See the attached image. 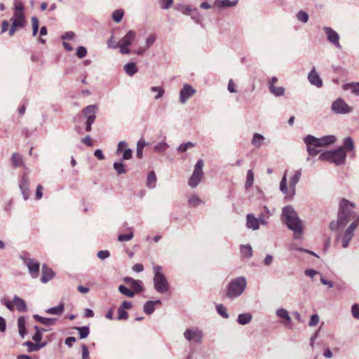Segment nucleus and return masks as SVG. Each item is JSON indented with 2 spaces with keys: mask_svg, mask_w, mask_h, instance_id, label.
I'll use <instances>...</instances> for the list:
<instances>
[{
  "mask_svg": "<svg viewBox=\"0 0 359 359\" xmlns=\"http://www.w3.org/2000/svg\"><path fill=\"white\" fill-rule=\"evenodd\" d=\"M355 204L343 198L339 202L337 218L329 224L331 231L336 232L335 242L347 248L359 225V214L354 211Z\"/></svg>",
  "mask_w": 359,
  "mask_h": 359,
  "instance_id": "obj_1",
  "label": "nucleus"
},
{
  "mask_svg": "<svg viewBox=\"0 0 359 359\" xmlns=\"http://www.w3.org/2000/svg\"><path fill=\"white\" fill-rule=\"evenodd\" d=\"M337 137L333 135H325L321 137H316L313 135H308L304 138L306 145L307 151L310 156H317L320 150L317 147H328L337 142Z\"/></svg>",
  "mask_w": 359,
  "mask_h": 359,
  "instance_id": "obj_2",
  "label": "nucleus"
},
{
  "mask_svg": "<svg viewBox=\"0 0 359 359\" xmlns=\"http://www.w3.org/2000/svg\"><path fill=\"white\" fill-rule=\"evenodd\" d=\"M247 286L246 278L239 276L232 279L228 284L226 289V297L233 299L240 297L245 291Z\"/></svg>",
  "mask_w": 359,
  "mask_h": 359,
  "instance_id": "obj_3",
  "label": "nucleus"
},
{
  "mask_svg": "<svg viewBox=\"0 0 359 359\" xmlns=\"http://www.w3.org/2000/svg\"><path fill=\"white\" fill-rule=\"evenodd\" d=\"M153 270L154 286L155 290L159 293H165L169 290V283L165 276L162 272L163 268L158 265H154Z\"/></svg>",
  "mask_w": 359,
  "mask_h": 359,
  "instance_id": "obj_4",
  "label": "nucleus"
},
{
  "mask_svg": "<svg viewBox=\"0 0 359 359\" xmlns=\"http://www.w3.org/2000/svg\"><path fill=\"white\" fill-rule=\"evenodd\" d=\"M353 141L348 137L344 140L343 145L339 147L337 149L324 152L320 154L319 157H346L348 152L353 151Z\"/></svg>",
  "mask_w": 359,
  "mask_h": 359,
  "instance_id": "obj_5",
  "label": "nucleus"
},
{
  "mask_svg": "<svg viewBox=\"0 0 359 359\" xmlns=\"http://www.w3.org/2000/svg\"><path fill=\"white\" fill-rule=\"evenodd\" d=\"M204 162L202 159H199L194 166V170L191 175L188 184L191 188H196L201 182L203 177V168Z\"/></svg>",
  "mask_w": 359,
  "mask_h": 359,
  "instance_id": "obj_6",
  "label": "nucleus"
},
{
  "mask_svg": "<svg viewBox=\"0 0 359 359\" xmlns=\"http://www.w3.org/2000/svg\"><path fill=\"white\" fill-rule=\"evenodd\" d=\"M97 110V106L95 104L88 105L82 110L83 114L86 118V130L88 132L91 130V126L95 120Z\"/></svg>",
  "mask_w": 359,
  "mask_h": 359,
  "instance_id": "obj_7",
  "label": "nucleus"
},
{
  "mask_svg": "<svg viewBox=\"0 0 359 359\" xmlns=\"http://www.w3.org/2000/svg\"><path fill=\"white\" fill-rule=\"evenodd\" d=\"M20 258L28 268L29 273L31 276L34 278H37L39 274V262L33 258L26 257L24 255H20Z\"/></svg>",
  "mask_w": 359,
  "mask_h": 359,
  "instance_id": "obj_8",
  "label": "nucleus"
},
{
  "mask_svg": "<svg viewBox=\"0 0 359 359\" xmlns=\"http://www.w3.org/2000/svg\"><path fill=\"white\" fill-rule=\"evenodd\" d=\"M353 108L341 98L334 100L332 104V111L337 114H346L351 112Z\"/></svg>",
  "mask_w": 359,
  "mask_h": 359,
  "instance_id": "obj_9",
  "label": "nucleus"
},
{
  "mask_svg": "<svg viewBox=\"0 0 359 359\" xmlns=\"http://www.w3.org/2000/svg\"><path fill=\"white\" fill-rule=\"evenodd\" d=\"M304 228V222L300 219L297 214L293 210V239L302 238Z\"/></svg>",
  "mask_w": 359,
  "mask_h": 359,
  "instance_id": "obj_10",
  "label": "nucleus"
},
{
  "mask_svg": "<svg viewBox=\"0 0 359 359\" xmlns=\"http://www.w3.org/2000/svg\"><path fill=\"white\" fill-rule=\"evenodd\" d=\"M184 337L189 341L201 343L203 339V333L198 328H191L185 330Z\"/></svg>",
  "mask_w": 359,
  "mask_h": 359,
  "instance_id": "obj_11",
  "label": "nucleus"
},
{
  "mask_svg": "<svg viewBox=\"0 0 359 359\" xmlns=\"http://www.w3.org/2000/svg\"><path fill=\"white\" fill-rule=\"evenodd\" d=\"M323 30L327 36V39L332 43L337 49H341V46L339 43V35L330 27L325 26L323 27Z\"/></svg>",
  "mask_w": 359,
  "mask_h": 359,
  "instance_id": "obj_12",
  "label": "nucleus"
},
{
  "mask_svg": "<svg viewBox=\"0 0 359 359\" xmlns=\"http://www.w3.org/2000/svg\"><path fill=\"white\" fill-rule=\"evenodd\" d=\"M196 93V90L189 84L185 83L180 91V102L185 104Z\"/></svg>",
  "mask_w": 359,
  "mask_h": 359,
  "instance_id": "obj_13",
  "label": "nucleus"
},
{
  "mask_svg": "<svg viewBox=\"0 0 359 359\" xmlns=\"http://www.w3.org/2000/svg\"><path fill=\"white\" fill-rule=\"evenodd\" d=\"M281 221L286 224L287 228L292 230V206L286 205L282 210L280 215Z\"/></svg>",
  "mask_w": 359,
  "mask_h": 359,
  "instance_id": "obj_14",
  "label": "nucleus"
},
{
  "mask_svg": "<svg viewBox=\"0 0 359 359\" xmlns=\"http://www.w3.org/2000/svg\"><path fill=\"white\" fill-rule=\"evenodd\" d=\"M29 181L26 173H24L19 183V188L25 200H27L30 196L29 189Z\"/></svg>",
  "mask_w": 359,
  "mask_h": 359,
  "instance_id": "obj_15",
  "label": "nucleus"
},
{
  "mask_svg": "<svg viewBox=\"0 0 359 359\" xmlns=\"http://www.w3.org/2000/svg\"><path fill=\"white\" fill-rule=\"evenodd\" d=\"M308 80L312 86H314L318 88L323 86V81L320 79L318 72H316L315 67H313V68L309 73Z\"/></svg>",
  "mask_w": 359,
  "mask_h": 359,
  "instance_id": "obj_16",
  "label": "nucleus"
},
{
  "mask_svg": "<svg viewBox=\"0 0 359 359\" xmlns=\"http://www.w3.org/2000/svg\"><path fill=\"white\" fill-rule=\"evenodd\" d=\"M123 281L128 284L135 293H139L143 291L142 282L140 280H135L130 277L123 278Z\"/></svg>",
  "mask_w": 359,
  "mask_h": 359,
  "instance_id": "obj_17",
  "label": "nucleus"
},
{
  "mask_svg": "<svg viewBox=\"0 0 359 359\" xmlns=\"http://www.w3.org/2000/svg\"><path fill=\"white\" fill-rule=\"evenodd\" d=\"M133 151L128 148V143L125 141L118 142L116 149V154L118 156L122 155V157H132Z\"/></svg>",
  "mask_w": 359,
  "mask_h": 359,
  "instance_id": "obj_18",
  "label": "nucleus"
},
{
  "mask_svg": "<svg viewBox=\"0 0 359 359\" xmlns=\"http://www.w3.org/2000/svg\"><path fill=\"white\" fill-rule=\"evenodd\" d=\"M246 227L252 230H257L259 228V219L252 213L246 215Z\"/></svg>",
  "mask_w": 359,
  "mask_h": 359,
  "instance_id": "obj_19",
  "label": "nucleus"
},
{
  "mask_svg": "<svg viewBox=\"0 0 359 359\" xmlns=\"http://www.w3.org/2000/svg\"><path fill=\"white\" fill-rule=\"evenodd\" d=\"M54 277V273L50 268H48L46 264L42 266V276L41 281L43 283L48 282Z\"/></svg>",
  "mask_w": 359,
  "mask_h": 359,
  "instance_id": "obj_20",
  "label": "nucleus"
},
{
  "mask_svg": "<svg viewBox=\"0 0 359 359\" xmlns=\"http://www.w3.org/2000/svg\"><path fill=\"white\" fill-rule=\"evenodd\" d=\"M136 37V34L134 31L130 30L128 33L121 39L118 44L123 46H130Z\"/></svg>",
  "mask_w": 359,
  "mask_h": 359,
  "instance_id": "obj_21",
  "label": "nucleus"
},
{
  "mask_svg": "<svg viewBox=\"0 0 359 359\" xmlns=\"http://www.w3.org/2000/svg\"><path fill=\"white\" fill-rule=\"evenodd\" d=\"M161 301L160 299H157L155 301H147L144 304V312L147 315H151L155 310L156 305H161Z\"/></svg>",
  "mask_w": 359,
  "mask_h": 359,
  "instance_id": "obj_22",
  "label": "nucleus"
},
{
  "mask_svg": "<svg viewBox=\"0 0 359 359\" xmlns=\"http://www.w3.org/2000/svg\"><path fill=\"white\" fill-rule=\"evenodd\" d=\"M238 4V0H215L214 6L218 8H231L235 6Z\"/></svg>",
  "mask_w": 359,
  "mask_h": 359,
  "instance_id": "obj_23",
  "label": "nucleus"
},
{
  "mask_svg": "<svg viewBox=\"0 0 359 359\" xmlns=\"http://www.w3.org/2000/svg\"><path fill=\"white\" fill-rule=\"evenodd\" d=\"M13 304L16 306V309L20 312H25L27 310L26 302L24 299L15 295L13 299Z\"/></svg>",
  "mask_w": 359,
  "mask_h": 359,
  "instance_id": "obj_24",
  "label": "nucleus"
},
{
  "mask_svg": "<svg viewBox=\"0 0 359 359\" xmlns=\"http://www.w3.org/2000/svg\"><path fill=\"white\" fill-rule=\"evenodd\" d=\"M264 140L265 137L262 135L255 133L251 140V144L255 148L259 149L264 144Z\"/></svg>",
  "mask_w": 359,
  "mask_h": 359,
  "instance_id": "obj_25",
  "label": "nucleus"
},
{
  "mask_svg": "<svg viewBox=\"0 0 359 359\" xmlns=\"http://www.w3.org/2000/svg\"><path fill=\"white\" fill-rule=\"evenodd\" d=\"M34 318L46 326H51L55 324L57 319L54 318H45L37 314L34 315Z\"/></svg>",
  "mask_w": 359,
  "mask_h": 359,
  "instance_id": "obj_26",
  "label": "nucleus"
},
{
  "mask_svg": "<svg viewBox=\"0 0 359 359\" xmlns=\"http://www.w3.org/2000/svg\"><path fill=\"white\" fill-rule=\"evenodd\" d=\"M276 315L282 319L281 323L284 325H289L290 323V317L287 311L284 309H279L276 311Z\"/></svg>",
  "mask_w": 359,
  "mask_h": 359,
  "instance_id": "obj_27",
  "label": "nucleus"
},
{
  "mask_svg": "<svg viewBox=\"0 0 359 359\" xmlns=\"http://www.w3.org/2000/svg\"><path fill=\"white\" fill-rule=\"evenodd\" d=\"M47 344L46 342L43 343H33L32 341H26L24 345L26 346L28 348L29 352L38 351L41 348L46 346Z\"/></svg>",
  "mask_w": 359,
  "mask_h": 359,
  "instance_id": "obj_28",
  "label": "nucleus"
},
{
  "mask_svg": "<svg viewBox=\"0 0 359 359\" xmlns=\"http://www.w3.org/2000/svg\"><path fill=\"white\" fill-rule=\"evenodd\" d=\"M65 311V306L63 303L60 304L57 306L49 308L45 311L48 314L61 316Z\"/></svg>",
  "mask_w": 359,
  "mask_h": 359,
  "instance_id": "obj_29",
  "label": "nucleus"
},
{
  "mask_svg": "<svg viewBox=\"0 0 359 359\" xmlns=\"http://www.w3.org/2000/svg\"><path fill=\"white\" fill-rule=\"evenodd\" d=\"M205 202L196 194L191 195L188 199V205L189 207L195 208Z\"/></svg>",
  "mask_w": 359,
  "mask_h": 359,
  "instance_id": "obj_30",
  "label": "nucleus"
},
{
  "mask_svg": "<svg viewBox=\"0 0 359 359\" xmlns=\"http://www.w3.org/2000/svg\"><path fill=\"white\" fill-rule=\"evenodd\" d=\"M270 93L276 97L283 96L285 93V88L282 86H276V85H269Z\"/></svg>",
  "mask_w": 359,
  "mask_h": 359,
  "instance_id": "obj_31",
  "label": "nucleus"
},
{
  "mask_svg": "<svg viewBox=\"0 0 359 359\" xmlns=\"http://www.w3.org/2000/svg\"><path fill=\"white\" fill-rule=\"evenodd\" d=\"M146 147V141L144 137H140L137 142L136 157H143V150Z\"/></svg>",
  "mask_w": 359,
  "mask_h": 359,
  "instance_id": "obj_32",
  "label": "nucleus"
},
{
  "mask_svg": "<svg viewBox=\"0 0 359 359\" xmlns=\"http://www.w3.org/2000/svg\"><path fill=\"white\" fill-rule=\"evenodd\" d=\"M169 146L167 142H165L164 140L159 142L156 143L153 147V151L156 153H158L159 154H163L164 151H165L168 149Z\"/></svg>",
  "mask_w": 359,
  "mask_h": 359,
  "instance_id": "obj_33",
  "label": "nucleus"
},
{
  "mask_svg": "<svg viewBox=\"0 0 359 359\" xmlns=\"http://www.w3.org/2000/svg\"><path fill=\"white\" fill-rule=\"evenodd\" d=\"M252 318V316L250 313H245L239 314L237 318V323L240 325H244L249 323Z\"/></svg>",
  "mask_w": 359,
  "mask_h": 359,
  "instance_id": "obj_34",
  "label": "nucleus"
},
{
  "mask_svg": "<svg viewBox=\"0 0 359 359\" xmlns=\"http://www.w3.org/2000/svg\"><path fill=\"white\" fill-rule=\"evenodd\" d=\"M156 177L154 171H150L147 175V187L149 189L156 187Z\"/></svg>",
  "mask_w": 359,
  "mask_h": 359,
  "instance_id": "obj_35",
  "label": "nucleus"
},
{
  "mask_svg": "<svg viewBox=\"0 0 359 359\" xmlns=\"http://www.w3.org/2000/svg\"><path fill=\"white\" fill-rule=\"evenodd\" d=\"M123 69L126 74L130 76H133L137 72L138 70L135 63L134 62H129L126 64Z\"/></svg>",
  "mask_w": 359,
  "mask_h": 359,
  "instance_id": "obj_36",
  "label": "nucleus"
},
{
  "mask_svg": "<svg viewBox=\"0 0 359 359\" xmlns=\"http://www.w3.org/2000/svg\"><path fill=\"white\" fill-rule=\"evenodd\" d=\"M26 320L24 317H20L18 320V331L19 334L22 337H24V336L26 334Z\"/></svg>",
  "mask_w": 359,
  "mask_h": 359,
  "instance_id": "obj_37",
  "label": "nucleus"
},
{
  "mask_svg": "<svg viewBox=\"0 0 359 359\" xmlns=\"http://www.w3.org/2000/svg\"><path fill=\"white\" fill-rule=\"evenodd\" d=\"M241 253L245 258H250L252 255V248L250 245L241 246Z\"/></svg>",
  "mask_w": 359,
  "mask_h": 359,
  "instance_id": "obj_38",
  "label": "nucleus"
},
{
  "mask_svg": "<svg viewBox=\"0 0 359 359\" xmlns=\"http://www.w3.org/2000/svg\"><path fill=\"white\" fill-rule=\"evenodd\" d=\"M118 291L122 294L128 297H133L135 296V292L133 290H130L127 287L123 285H120L118 287Z\"/></svg>",
  "mask_w": 359,
  "mask_h": 359,
  "instance_id": "obj_39",
  "label": "nucleus"
},
{
  "mask_svg": "<svg viewBox=\"0 0 359 359\" xmlns=\"http://www.w3.org/2000/svg\"><path fill=\"white\" fill-rule=\"evenodd\" d=\"M128 230H129V233L127 234H122V233L118 234V241H120V242L128 241H130L133 238L134 234H133V229L129 228Z\"/></svg>",
  "mask_w": 359,
  "mask_h": 359,
  "instance_id": "obj_40",
  "label": "nucleus"
},
{
  "mask_svg": "<svg viewBox=\"0 0 359 359\" xmlns=\"http://www.w3.org/2000/svg\"><path fill=\"white\" fill-rule=\"evenodd\" d=\"M123 15H124V11L123 9H117V10H115L113 13H112V19L113 20L116 22V23H118L121 21L123 17Z\"/></svg>",
  "mask_w": 359,
  "mask_h": 359,
  "instance_id": "obj_41",
  "label": "nucleus"
},
{
  "mask_svg": "<svg viewBox=\"0 0 359 359\" xmlns=\"http://www.w3.org/2000/svg\"><path fill=\"white\" fill-rule=\"evenodd\" d=\"M345 90H351L357 95H359V83H351L344 86Z\"/></svg>",
  "mask_w": 359,
  "mask_h": 359,
  "instance_id": "obj_42",
  "label": "nucleus"
},
{
  "mask_svg": "<svg viewBox=\"0 0 359 359\" xmlns=\"http://www.w3.org/2000/svg\"><path fill=\"white\" fill-rule=\"evenodd\" d=\"M254 182V174L252 170H249L247 172V178L245 182V189H249L252 187Z\"/></svg>",
  "mask_w": 359,
  "mask_h": 359,
  "instance_id": "obj_43",
  "label": "nucleus"
},
{
  "mask_svg": "<svg viewBox=\"0 0 359 359\" xmlns=\"http://www.w3.org/2000/svg\"><path fill=\"white\" fill-rule=\"evenodd\" d=\"M296 18L299 22L306 23L309 20V14L304 11H300L297 13Z\"/></svg>",
  "mask_w": 359,
  "mask_h": 359,
  "instance_id": "obj_44",
  "label": "nucleus"
},
{
  "mask_svg": "<svg viewBox=\"0 0 359 359\" xmlns=\"http://www.w3.org/2000/svg\"><path fill=\"white\" fill-rule=\"evenodd\" d=\"M192 20H194L196 23H201V16L198 13L196 8L191 9V11L189 13V15Z\"/></svg>",
  "mask_w": 359,
  "mask_h": 359,
  "instance_id": "obj_45",
  "label": "nucleus"
},
{
  "mask_svg": "<svg viewBox=\"0 0 359 359\" xmlns=\"http://www.w3.org/2000/svg\"><path fill=\"white\" fill-rule=\"evenodd\" d=\"M32 27V35L35 36L39 30V20L36 16H33L31 19Z\"/></svg>",
  "mask_w": 359,
  "mask_h": 359,
  "instance_id": "obj_46",
  "label": "nucleus"
},
{
  "mask_svg": "<svg viewBox=\"0 0 359 359\" xmlns=\"http://www.w3.org/2000/svg\"><path fill=\"white\" fill-rule=\"evenodd\" d=\"M77 330L79 333L80 339H85L86 338L89 334V328L86 326L77 327Z\"/></svg>",
  "mask_w": 359,
  "mask_h": 359,
  "instance_id": "obj_47",
  "label": "nucleus"
},
{
  "mask_svg": "<svg viewBox=\"0 0 359 359\" xmlns=\"http://www.w3.org/2000/svg\"><path fill=\"white\" fill-rule=\"evenodd\" d=\"M217 311L224 318H229V314L227 313V310H226V307L224 306H223L222 304H219L217 306Z\"/></svg>",
  "mask_w": 359,
  "mask_h": 359,
  "instance_id": "obj_48",
  "label": "nucleus"
},
{
  "mask_svg": "<svg viewBox=\"0 0 359 359\" xmlns=\"http://www.w3.org/2000/svg\"><path fill=\"white\" fill-rule=\"evenodd\" d=\"M194 147V143H192L191 142H186V143L181 144L177 147V151H180V152H184L187 149H189L190 148H192Z\"/></svg>",
  "mask_w": 359,
  "mask_h": 359,
  "instance_id": "obj_49",
  "label": "nucleus"
},
{
  "mask_svg": "<svg viewBox=\"0 0 359 359\" xmlns=\"http://www.w3.org/2000/svg\"><path fill=\"white\" fill-rule=\"evenodd\" d=\"M151 91L157 93L156 95L154 97V98L156 100H158V99L161 98L163 95V94H164L163 88H161V87H159V86L151 87Z\"/></svg>",
  "mask_w": 359,
  "mask_h": 359,
  "instance_id": "obj_50",
  "label": "nucleus"
},
{
  "mask_svg": "<svg viewBox=\"0 0 359 359\" xmlns=\"http://www.w3.org/2000/svg\"><path fill=\"white\" fill-rule=\"evenodd\" d=\"M114 168L118 174H123L126 172L125 166L121 162H115L114 163Z\"/></svg>",
  "mask_w": 359,
  "mask_h": 359,
  "instance_id": "obj_51",
  "label": "nucleus"
},
{
  "mask_svg": "<svg viewBox=\"0 0 359 359\" xmlns=\"http://www.w3.org/2000/svg\"><path fill=\"white\" fill-rule=\"evenodd\" d=\"M177 11H181L183 14L189 15L191 11V8L189 6L184 5H177L175 8Z\"/></svg>",
  "mask_w": 359,
  "mask_h": 359,
  "instance_id": "obj_52",
  "label": "nucleus"
},
{
  "mask_svg": "<svg viewBox=\"0 0 359 359\" xmlns=\"http://www.w3.org/2000/svg\"><path fill=\"white\" fill-rule=\"evenodd\" d=\"M12 22L13 27L18 28H22L25 25V20H18V19H11Z\"/></svg>",
  "mask_w": 359,
  "mask_h": 359,
  "instance_id": "obj_53",
  "label": "nucleus"
},
{
  "mask_svg": "<svg viewBox=\"0 0 359 359\" xmlns=\"http://www.w3.org/2000/svg\"><path fill=\"white\" fill-rule=\"evenodd\" d=\"M327 160L329 163H334L337 166L343 165L345 164V158H324Z\"/></svg>",
  "mask_w": 359,
  "mask_h": 359,
  "instance_id": "obj_54",
  "label": "nucleus"
},
{
  "mask_svg": "<svg viewBox=\"0 0 359 359\" xmlns=\"http://www.w3.org/2000/svg\"><path fill=\"white\" fill-rule=\"evenodd\" d=\"M87 55V49L84 46H79L76 50V56L79 59L84 58Z\"/></svg>",
  "mask_w": 359,
  "mask_h": 359,
  "instance_id": "obj_55",
  "label": "nucleus"
},
{
  "mask_svg": "<svg viewBox=\"0 0 359 359\" xmlns=\"http://www.w3.org/2000/svg\"><path fill=\"white\" fill-rule=\"evenodd\" d=\"M34 329L36 330V333L32 337V339L36 343H39L41 340V338H42V334H41V329L39 328V327H38L36 325L34 327Z\"/></svg>",
  "mask_w": 359,
  "mask_h": 359,
  "instance_id": "obj_56",
  "label": "nucleus"
},
{
  "mask_svg": "<svg viewBox=\"0 0 359 359\" xmlns=\"http://www.w3.org/2000/svg\"><path fill=\"white\" fill-rule=\"evenodd\" d=\"M161 8L163 9H168L173 4V0H159Z\"/></svg>",
  "mask_w": 359,
  "mask_h": 359,
  "instance_id": "obj_57",
  "label": "nucleus"
},
{
  "mask_svg": "<svg viewBox=\"0 0 359 359\" xmlns=\"http://www.w3.org/2000/svg\"><path fill=\"white\" fill-rule=\"evenodd\" d=\"M156 39V36L154 34H150L146 39V48H149L153 43L155 42Z\"/></svg>",
  "mask_w": 359,
  "mask_h": 359,
  "instance_id": "obj_58",
  "label": "nucleus"
},
{
  "mask_svg": "<svg viewBox=\"0 0 359 359\" xmlns=\"http://www.w3.org/2000/svg\"><path fill=\"white\" fill-rule=\"evenodd\" d=\"M128 318V314L121 308L118 309V320H127Z\"/></svg>",
  "mask_w": 359,
  "mask_h": 359,
  "instance_id": "obj_59",
  "label": "nucleus"
},
{
  "mask_svg": "<svg viewBox=\"0 0 359 359\" xmlns=\"http://www.w3.org/2000/svg\"><path fill=\"white\" fill-rule=\"evenodd\" d=\"M351 315L355 319H359V305L358 304H354L351 306Z\"/></svg>",
  "mask_w": 359,
  "mask_h": 359,
  "instance_id": "obj_60",
  "label": "nucleus"
},
{
  "mask_svg": "<svg viewBox=\"0 0 359 359\" xmlns=\"http://www.w3.org/2000/svg\"><path fill=\"white\" fill-rule=\"evenodd\" d=\"M319 316L318 314H313L311 316L309 325L310 327H313L319 323Z\"/></svg>",
  "mask_w": 359,
  "mask_h": 359,
  "instance_id": "obj_61",
  "label": "nucleus"
},
{
  "mask_svg": "<svg viewBox=\"0 0 359 359\" xmlns=\"http://www.w3.org/2000/svg\"><path fill=\"white\" fill-rule=\"evenodd\" d=\"M280 190L283 193L286 194L287 191V181H286V176L284 175V176L282 178V180L280 184Z\"/></svg>",
  "mask_w": 359,
  "mask_h": 359,
  "instance_id": "obj_62",
  "label": "nucleus"
},
{
  "mask_svg": "<svg viewBox=\"0 0 359 359\" xmlns=\"http://www.w3.org/2000/svg\"><path fill=\"white\" fill-rule=\"evenodd\" d=\"M25 7L20 0H14V11H24Z\"/></svg>",
  "mask_w": 359,
  "mask_h": 359,
  "instance_id": "obj_63",
  "label": "nucleus"
},
{
  "mask_svg": "<svg viewBox=\"0 0 359 359\" xmlns=\"http://www.w3.org/2000/svg\"><path fill=\"white\" fill-rule=\"evenodd\" d=\"M97 256L99 259L103 260L108 258L110 256V253L108 250H100L97 252Z\"/></svg>",
  "mask_w": 359,
  "mask_h": 359,
  "instance_id": "obj_64",
  "label": "nucleus"
}]
</instances>
